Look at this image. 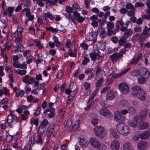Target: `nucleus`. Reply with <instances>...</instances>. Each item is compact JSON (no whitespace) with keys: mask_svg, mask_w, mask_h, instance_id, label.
<instances>
[{"mask_svg":"<svg viewBox=\"0 0 150 150\" xmlns=\"http://www.w3.org/2000/svg\"><path fill=\"white\" fill-rule=\"evenodd\" d=\"M132 90L133 92L132 93L133 96L137 97L142 101H144L145 100V92L141 88L136 86L132 88Z\"/></svg>","mask_w":150,"mask_h":150,"instance_id":"f257e3e1","label":"nucleus"},{"mask_svg":"<svg viewBox=\"0 0 150 150\" xmlns=\"http://www.w3.org/2000/svg\"><path fill=\"white\" fill-rule=\"evenodd\" d=\"M116 129L118 132L122 135H127L130 132L129 127L123 123L118 124Z\"/></svg>","mask_w":150,"mask_h":150,"instance_id":"f03ea898","label":"nucleus"},{"mask_svg":"<svg viewBox=\"0 0 150 150\" xmlns=\"http://www.w3.org/2000/svg\"><path fill=\"white\" fill-rule=\"evenodd\" d=\"M89 56L92 60L95 61L97 59L98 60V62H101L103 59V56H100L99 52L98 50H95L93 52L90 53Z\"/></svg>","mask_w":150,"mask_h":150,"instance_id":"7ed1b4c3","label":"nucleus"},{"mask_svg":"<svg viewBox=\"0 0 150 150\" xmlns=\"http://www.w3.org/2000/svg\"><path fill=\"white\" fill-rule=\"evenodd\" d=\"M146 116V114L143 115H137L134 117V120L133 121H129L128 122L129 125L131 127H136L137 126V122L139 121H141L143 118L144 117Z\"/></svg>","mask_w":150,"mask_h":150,"instance_id":"20e7f679","label":"nucleus"},{"mask_svg":"<svg viewBox=\"0 0 150 150\" xmlns=\"http://www.w3.org/2000/svg\"><path fill=\"white\" fill-rule=\"evenodd\" d=\"M93 130L96 135L97 137L101 139L104 137L105 130L103 127L98 126L95 128Z\"/></svg>","mask_w":150,"mask_h":150,"instance_id":"39448f33","label":"nucleus"},{"mask_svg":"<svg viewBox=\"0 0 150 150\" xmlns=\"http://www.w3.org/2000/svg\"><path fill=\"white\" fill-rule=\"evenodd\" d=\"M90 144L93 147L99 149L101 147V144L98 140L95 137H92L89 139Z\"/></svg>","mask_w":150,"mask_h":150,"instance_id":"423d86ee","label":"nucleus"},{"mask_svg":"<svg viewBox=\"0 0 150 150\" xmlns=\"http://www.w3.org/2000/svg\"><path fill=\"white\" fill-rule=\"evenodd\" d=\"M119 88L123 93H127L129 91V87L124 83H120L118 86Z\"/></svg>","mask_w":150,"mask_h":150,"instance_id":"0eeeda50","label":"nucleus"},{"mask_svg":"<svg viewBox=\"0 0 150 150\" xmlns=\"http://www.w3.org/2000/svg\"><path fill=\"white\" fill-rule=\"evenodd\" d=\"M138 72L139 75L143 76L145 79L148 78L150 75L149 72L144 67H140L138 70Z\"/></svg>","mask_w":150,"mask_h":150,"instance_id":"6e6552de","label":"nucleus"},{"mask_svg":"<svg viewBox=\"0 0 150 150\" xmlns=\"http://www.w3.org/2000/svg\"><path fill=\"white\" fill-rule=\"evenodd\" d=\"M49 124L47 120L45 119L41 123L38 129L40 131V134H42L46 130V128Z\"/></svg>","mask_w":150,"mask_h":150,"instance_id":"1a4fd4ad","label":"nucleus"},{"mask_svg":"<svg viewBox=\"0 0 150 150\" xmlns=\"http://www.w3.org/2000/svg\"><path fill=\"white\" fill-rule=\"evenodd\" d=\"M115 120L119 123H122V122L125 120L124 116L119 112L115 113L114 115Z\"/></svg>","mask_w":150,"mask_h":150,"instance_id":"9d476101","label":"nucleus"},{"mask_svg":"<svg viewBox=\"0 0 150 150\" xmlns=\"http://www.w3.org/2000/svg\"><path fill=\"white\" fill-rule=\"evenodd\" d=\"M97 34L94 35L93 32H90L87 34L86 40L87 41H93V44H94L97 41Z\"/></svg>","mask_w":150,"mask_h":150,"instance_id":"9b49d317","label":"nucleus"},{"mask_svg":"<svg viewBox=\"0 0 150 150\" xmlns=\"http://www.w3.org/2000/svg\"><path fill=\"white\" fill-rule=\"evenodd\" d=\"M100 113L108 118H110L112 116V114L106 108L101 109L100 111Z\"/></svg>","mask_w":150,"mask_h":150,"instance_id":"f8f14e48","label":"nucleus"},{"mask_svg":"<svg viewBox=\"0 0 150 150\" xmlns=\"http://www.w3.org/2000/svg\"><path fill=\"white\" fill-rule=\"evenodd\" d=\"M120 144L117 140H114L111 144L110 147L112 150H119Z\"/></svg>","mask_w":150,"mask_h":150,"instance_id":"ddd939ff","label":"nucleus"},{"mask_svg":"<svg viewBox=\"0 0 150 150\" xmlns=\"http://www.w3.org/2000/svg\"><path fill=\"white\" fill-rule=\"evenodd\" d=\"M147 143L143 141L139 142L137 144L139 150H145L147 148Z\"/></svg>","mask_w":150,"mask_h":150,"instance_id":"4468645a","label":"nucleus"},{"mask_svg":"<svg viewBox=\"0 0 150 150\" xmlns=\"http://www.w3.org/2000/svg\"><path fill=\"white\" fill-rule=\"evenodd\" d=\"M7 121L8 123H11L14 121L16 122H17L18 120L16 116L11 113L8 116Z\"/></svg>","mask_w":150,"mask_h":150,"instance_id":"2eb2a0df","label":"nucleus"},{"mask_svg":"<svg viewBox=\"0 0 150 150\" xmlns=\"http://www.w3.org/2000/svg\"><path fill=\"white\" fill-rule=\"evenodd\" d=\"M122 56L123 55L122 54L114 53L113 54L110 56V58H111L112 61H117L119 59V58L122 57Z\"/></svg>","mask_w":150,"mask_h":150,"instance_id":"dca6fc26","label":"nucleus"},{"mask_svg":"<svg viewBox=\"0 0 150 150\" xmlns=\"http://www.w3.org/2000/svg\"><path fill=\"white\" fill-rule=\"evenodd\" d=\"M149 127L148 124L146 122L141 121L139 122V129L143 130L147 129Z\"/></svg>","mask_w":150,"mask_h":150,"instance_id":"f3484780","label":"nucleus"},{"mask_svg":"<svg viewBox=\"0 0 150 150\" xmlns=\"http://www.w3.org/2000/svg\"><path fill=\"white\" fill-rule=\"evenodd\" d=\"M150 136L146 131L143 132L141 134L139 135V137L142 139H148Z\"/></svg>","mask_w":150,"mask_h":150,"instance_id":"a211bd4d","label":"nucleus"},{"mask_svg":"<svg viewBox=\"0 0 150 150\" xmlns=\"http://www.w3.org/2000/svg\"><path fill=\"white\" fill-rule=\"evenodd\" d=\"M99 29H100L99 32L100 33L99 35L100 37L101 38H104L106 36V34L105 33V28H100Z\"/></svg>","mask_w":150,"mask_h":150,"instance_id":"6ab92c4d","label":"nucleus"},{"mask_svg":"<svg viewBox=\"0 0 150 150\" xmlns=\"http://www.w3.org/2000/svg\"><path fill=\"white\" fill-rule=\"evenodd\" d=\"M43 17L44 19L46 20H47L48 18L50 19L51 20H53L54 19V16H53L50 13L48 12L44 14Z\"/></svg>","mask_w":150,"mask_h":150,"instance_id":"aec40b11","label":"nucleus"},{"mask_svg":"<svg viewBox=\"0 0 150 150\" xmlns=\"http://www.w3.org/2000/svg\"><path fill=\"white\" fill-rule=\"evenodd\" d=\"M133 31L130 29H127L123 34V36L127 38H128V37L131 36L132 34Z\"/></svg>","mask_w":150,"mask_h":150,"instance_id":"412c9836","label":"nucleus"},{"mask_svg":"<svg viewBox=\"0 0 150 150\" xmlns=\"http://www.w3.org/2000/svg\"><path fill=\"white\" fill-rule=\"evenodd\" d=\"M142 53L139 54L137 56V57L136 59L134 58L132 59V60L131 61V63L132 64H136L138 62L140 59L142 57Z\"/></svg>","mask_w":150,"mask_h":150,"instance_id":"4be33fe9","label":"nucleus"},{"mask_svg":"<svg viewBox=\"0 0 150 150\" xmlns=\"http://www.w3.org/2000/svg\"><path fill=\"white\" fill-rule=\"evenodd\" d=\"M127 41V38L123 36L120 38V39L118 40V44L120 45H123L125 42Z\"/></svg>","mask_w":150,"mask_h":150,"instance_id":"5701e85b","label":"nucleus"},{"mask_svg":"<svg viewBox=\"0 0 150 150\" xmlns=\"http://www.w3.org/2000/svg\"><path fill=\"white\" fill-rule=\"evenodd\" d=\"M110 131L112 136L115 139L119 138L120 136L117 134L115 130L111 128L110 129Z\"/></svg>","mask_w":150,"mask_h":150,"instance_id":"b1692460","label":"nucleus"},{"mask_svg":"<svg viewBox=\"0 0 150 150\" xmlns=\"http://www.w3.org/2000/svg\"><path fill=\"white\" fill-rule=\"evenodd\" d=\"M124 149V150H132V147L131 144L127 143L123 145Z\"/></svg>","mask_w":150,"mask_h":150,"instance_id":"393cba45","label":"nucleus"},{"mask_svg":"<svg viewBox=\"0 0 150 150\" xmlns=\"http://www.w3.org/2000/svg\"><path fill=\"white\" fill-rule=\"evenodd\" d=\"M128 112L130 115H134L136 109L132 106H130L128 108Z\"/></svg>","mask_w":150,"mask_h":150,"instance_id":"a878e982","label":"nucleus"},{"mask_svg":"<svg viewBox=\"0 0 150 150\" xmlns=\"http://www.w3.org/2000/svg\"><path fill=\"white\" fill-rule=\"evenodd\" d=\"M114 95L111 91L108 92L106 95V99L108 100H111L113 98Z\"/></svg>","mask_w":150,"mask_h":150,"instance_id":"bb28decb","label":"nucleus"},{"mask_svg":"<svg viewBox=\"0 0 150 150\" xmlns=\"http://www.w3.org/2000/svg\"><path fill=\"white\" fill-rule=\"evenodd\" d=\"M129 70V68L126 69L122 71L120 73L117 74L114 76L115 78H116L117 77H120L122 76V75L124 74H125Z\"/></svg>","mask_w":150,"mask_h":150,"instance_id":"cd10ccee","label":"nucleus"},{"mask_svg":"<svg viewBox=\"0 0 150 150\" xmlns=\"http://www.w3.org/2000/svg\"><path fill=\"white\" fill-rule=\"evenodd\" d=\"M104 79L103 77H101L100 79L98 80L96 83V87H98L101 86V84L103 82Z\"/></svg>","mask_w":150,"mask_h":150,"instance_id":"c85d7f7f","label":"nucleus"},{"mask_svg":"<svg viewBox=\"0 0 150 150\" xmlns=\"http://www.w3.org/2000/svg\"><path fill=\"white\" fill-rule=\"evenodd\" d=\"M72 122L71 120L70 119H69L67 121L66 125L64 126L65 129H67L71 125Z\"/></svg>","mask_w":150,"mask_h":150,"instance_id":"c756f323","label":"nucleus"},{"mask_svg":"<svg viewBox=\"0 0 150 150\" xmlns=\"http://www.w3.org/2000/svg\"><path fill=\"white\" fill-rule=\"evenodd\" d=\"M53 39L54 40V43H55V45L57 47H59L60 45V42L58 41V38L56 36H54L53 37Z\"/></svg>","mask_w":150,"mask_h":150,"instance_id":"7c9ffc66","label":"nucleus"},{"mask_svg":"<svg viewBox=\"0 0 150 150\" xmlns=\"http://www.w3.org/2000/svg\"><path fill=\"white\" fill-rule=\"evenodd\" d=\"M136 10V9L133 8L132 10L128 11L127 13L128 15L129 16H132L135 14V13L134 11Z\"/></svg>","mask_w":150,"mask_h":150,"instance_id":"2f4dec72","label":"nucleus"},{"mask_svg":"<svg viewBox=\"0 0 150 150\" xmlns=\"http://www.w3.org/2000/svg\"><path fill=\"white\" fill-rule=\"evenodd\" d=\"M66 11L69 13V14H71L73 12V9L71 6H66Z\"/></svg>","mask_w":150,"mask_h":150,"instance_id":"473e14b6","label":"nucleus"},{"mask_svg":"<svg viewBox=\"0 0 150 150\" xmlns=\"http://www.w3.org/2000/svg\"><path fill=\"white\" fill-rule=\"evenodd\" d=\"M131 74L133 76H139L138 70L136 69L131 71Z\"/></svg>","mask_w":150,"mask_h":150,"instance_id":"72a5a7b5","label":"nucleus"},{"mask_svg":"<svg viewBox=\"0 0 150 150\" xmlns=\"http://www.w3.org/2000/svg\"><path fill=\"white\" fill-rule=\"evenodd\" d=\"M72 7L73 9L75 10V11L76 9L78 10L80 9V7L79 6V4L76 2L74 3L72 5Z\"/></svg>","mask_w":150,"mask_h":150,"instance_id":"f704fd0d","label":"nucleus"},{"mask_svg":"<svg viewBox=\"0 0 150 150\" xmlns=\"http://www.w3.org/2000/svg\"><path fill=\"white\" fill-rule=\"evenodd\" d=\"M34 139L35 137L33 136L30 138L28 143V144L30 145V146L33 145L34 144Z\"/></svg>","mask_w":150,"mask_h":150,"instance_id":"c9c22d12","label":"nucleus"},{"mask_svg":"<svg viewBox=\"0 0 150 150\" xmlns=\"http://www.w3.org/2000/svg\"><path fill=\"white\" fill-rule=\"evenodd\" d=\"M120 28V25H119L118 23H116L115 26V28L114 30H113L114 34L115 35V34L119 30Z\"/></svg>","mask_w":150,"mask_h":150,"instance_id":"e433bc0d","label":"nucleus"},{"mask_svg":"<svg viewBox=\"0 0 150 150\" xmlns=\"http://www.w3.org/2000/svg\"><path fill=\"white\" fill-rule=\"evenodd\" d=\"M16 72H17L19 74L22 75H25L26 73V71L25 70H19V69H18V71H16Z\"/></svg>","mask_w":150,"mask_h":150,"instance_id":"4c0bfd02","label":"nucleus"},{"mask_svg":"<svg viewBox=\"0 0 150 150\" xmlns=\"http://www.w3.org/2000/svg\"><path fill=\"white\" fill-rule=\"evenodd\" d=\"M107 25L109 28L112 29L113 28L114 24L112 22L110 21L108 23Z\"/></svg>","mask_w":150,"mask_h":150,"instance_id":"58836bf2","label":"nucleus"},{"mask_svg":"<svg viewBox=\"0 0 150 150\" xmlns=\"http://www.w3.org/2000/svg\"><path fill=\"white\" fill-rule=\"evenodd\" d=\"M125 7L127 8L128 9H131L132 10L133 8H134L132 4L130 3H127L125 6Z\"/></svg>","mask_w":150,"mask_h":150,"instance_id":"ea45409f","label":"nucleus"},{"mask_svg":"<svg viewBox=\"0 0 150 150\" xmlns=\"http://www.w3.org/2000/svg\"><path fill=\"white\" fill-rule=\"evenodd\" d=\"M84 59L82 62V64L83 65H85L89 62L90 60L89 58L86 57H84Z\"/></svg>","mask_w":150,"mask_h":150,"instance_id":"a19ab883","label":"nucleus"},{"mask_svg":"<svg viewBox=\"0 0 150 150\" xmlns=\"http://www.w3.org/2000/svg\"><path fill=\"white\" fill-rule=\"evenodd\" d=\"M76 19L80 23H82L84 20V18L82 16H79L78 18H76Z\"/></svg>","mask_w":150,"mask_h":150,"instance_id":"79ce46f5","label":"nucleus"},{"mask_svg":"<svg viewBox=\"0 0 150 150\" xmlns=\"http://www.w3.org/2000/svg\"><path fill=\"white\" fill-rule=\"evenodd\" d=\"M20 46H21L22 47H23V46L22 45V44L21 43H20L19 45H18L17 48L14 51V52H16L17 51H18V49H19L20 51L21 52H23V50H21V47H20Z\"/></svg>","mask_w":150,"mask_h":150,"instance_id":"37998d69","label":"nucleus"},{"mask_svg":"<svg viewBox=\"0 0 150 150\" xmlns=\"http://www.w3.org/2000/svg\"><path fill=\"white\" fill-rule=\"evenodd\" d=\"M91 24L93 27H96L98 26V21L95 20H93Z\"/></svg>","mask_w":150,"mask_h":150,"instance_id":"c03bdc74","label":"nucleus"},{"mask_svg":"<svg viewBox=\"0 0 150 150\" xmlns=\"http://www.w3.org/2000/svg\"><path fill=\"white\" fill-rule=\"evenodd\" d=\"M7 39L8 40H13L12 33L10 32H8Z\"/></svg>","mask_w":150,"mask_h":150,"instance_id":"a18cd8bd","label":"nucleus"},{"mask_svg":"<svg viewBox=\"0 0 150 150\" xmlns=\"http://www.w3.org/2000/svg\"><path fill=\"white\" fill-rule=\"evenodd\" d=\"M8 102V99L7 98L3 99L0 102V104H6Z\"/></svg>","mask_w":150,"mask_h":150,"instance_id":"49530a36","label":"nucleus"},{"mask_svg":"<svg viewBox=\"0 0 150 150\" xmlns=\"http://www.w3.org/2000/svg\"><path fill=\"white\" fill-rule=\"evenodd\" d=\"M149 30V29L146 26L145 27L144 30L143 31V34L144 35H146Z\"/></svg>","mask_w":150,"mask_h":150,"instance_id":"de8ad7c7","label":"nucleus"},{"mask_svg":"<svg viewBox=\"0 0 150 150\" xmlns=\"http://www.w3.org/2000/svg\"><path fill=\"white\" fill-rule=\"evenodd\" d=\"M119 113H120L123 115H126L128 113V110L126 109L122 110Z\"/></svg>","mask_w":150,"mask_h":150,"instance_id":"09e8293b","label":"nucleus"},{"mask_svg":"<svg viewBox=\"0 0 150 150\" xmlns=\"http://www.w3.org/2000/svg\"><path fill=\"white\" fill-rule=\"evenodd\" d=\"M40 112V107H38L36 112L34 113V115H35L36 116L38 115Z\"/></svg>","mask_w":150,"mask_h":150,"instance_id":"8fccbe9b","label":"nucleus"},{"mask_svg":"<svg viewBox=\"0 0 150 150\" xmlns=\"http://www.w3.org/2000/svg\"><path fill=\"white\" fill-rule=\"evenodd\" d=\"M45 87L44 83H41L40 84L39 86H37V89L38 90H42L45 88Z\"/></svg>","mask_w":150,"mask_h":150,"instance_id":"3c124183","label":"nucleus"},{"mask_svg":"<svg viewBox=\"0 0 150 150\" xmlns=\"http://www.w3.org/2000/svg\"><path fill=\"white\" fill-rule=\"evenodd\" d=\"M124 48H125L126 49L127 48H130L131 47V44L130 43H126L125 44H124Z\"/></svg>","mask_w":150,"mask_h":150,"instance_id":"603ef678","label":"nucleus"},{"mask_svg":"<svg viewBox=\"0 0 150 150\" xmlns=\"http://www.w3.org/2000/svg\"><path fill=\"white\" fill-rule=\"evenodd\" d=\"M111 40L115 43H116L117 42H118V39L116 36L112 37L111 38Z\"/></svg>","mask_w":150,"mask_h":150,"instance_id":"864d4df0","label":"nucleus"},{"mask_svg":"<svg viewBox=\"0 0 150 150\" xmlns=\"http://www.w3.org/2000/svg\"><path fill=\"white\" fill-rule=\"evenodd\" d=\"M8 12L9 13H12L14 10V7H9L8 8Z\"/></svg>","mask_w":150,"mask_h":150,"instance_id":"5fc2aeb1","label":"nucleus"},{"mask_svg":"<svg viewBox=\"0 0 150 150\" xmlns=\"http://www.w3.org/2000/svg\"><path fill=\"white\" fill-rule=\"evenodd\" d=\"M145 79L142 78H139L138 79V82L140 84L144 83L145 81Z\"/></svg>","mask_w":150,"mask_h":150,"instance_id":"6e6d98bb","label":"nucleus"},{"mask_svg":"<svg viewBox=\"0 0 150 150\" xmlns=\"http://www.w3.org/2000/svg\"><path fill=\"white\" fill-rule=\"evenodd\" d=\"M38 139L35 142V143H40L42 144V139L41 136L40 135H38Z\"/></svg>","mask_w":150,"mask_h":150,"instance_id":"4d7b16f0","label":"nucleus"},{"mask_svg":"<svg viewBox=\"0 0 150 150\" xmlns=\"http://www.w3.org/2000/svg\"><path fill=\"white\" fill-rule=\"evenodd\" d=\"M85 87V88L86 90H88L90 88V85L89 83L87 82H85L84 84Z\"/></svg>","mask_w":150,"mask_h":150,"instance_id":"13d9d810","label":"nucleus"},{"mask_svg":"<svg viewBox=\"0 0 150 150\" xmlns=\"http://www.w3.org/2000/svg\"><path fill=\"white\" fill-rule=\"evenodd\" d=\"M79 144L80 145V146H81V144H82L83 143L85 142H84L85 140H84L83 139L81 138V137L79 138Z\"/></svg>","mask_w":150,"mask_h":150,"instance_id":"bf43d9fd","label":"nucleus"},{"mask_svg":"<svg viewBox=\"0 0 150 150\" xmlns=\"http://www.w3.org/2000/svg\"><path fill=\"white\" fill-rule=\"evenodd\" d=\"M144 6V4L141 2H137L135 4V6L136 7L139 6L143 7Z\"/></svg>","mask_w":150,"mask_h":150,"instance_id":"052dcab7","label":"nucleus"},{"mask_svg":"<svg viewBox=\"0 0 150 150\" xmlns=\"http://www.w3.org/2000/svg\"><path fill=\"white\" fill-rule=\"evenodd\" d=\"M37 3L40 6L42 7L44 5V4L41 0H38L37 1Z\"/></svg>","mask_w":150,"mask_h":150,"instance_id":"680f3d73","label":"nucleus"},{"mask_svg":"<svg viewBox=\"0 0 150 150\" xmlns=\"http://www.w3.org/2000/svg\"><path fill=\"white\" fill-rule=\"evenodd\" d=\"M80 46L85 50L87 49L88 46L87 44L83 43L81 44Z\"/></svg>","mask_w":150,"mask_h":150,"instance_id":"e2e57ef3","label":"nucleus"},{"mask_svg":"<svg viewBox=\"0 0 150 150\" xmlns=\"http://www.w3.org/2000/svg\"><path fill=\"white\" fill-rule=\"evenodd\" d=\"M73 13L76 18H78L80 15V14L76 10L73 12Z\"/></svg>","mask_w":150,"mask_h":150,"instance_id":"0e129e2a","label":"nucleus"},{"mask_svg":"<svg viewBox=\"0 0 150 150\" xmlns=\"http://www.w3.org/2000/svg\"><path fill=\"white\" fill-rule=\"evenodd\" d=\"M120 11L121 13L125 14L127 13V10L125 8H122L120 9Z\"/></svg>","mask_w":150,"mask_h":150,"instance_id":"69168bd1","label":"nucleus"},{"mask_svg":"<svg viewBox=\"0 0 150 150\" xmlns=\"http://www.w3.org/2000/svg\"><path fill=\"white\" fill-rule=\"evenodd\" d=\"M24 10H25V11H26V16H27V17H28L31 15V13L29 9L28 8H26L24 9Z\"/></svg>","mask_w":150,"mask_h":150,"instance_id":"338daca9","label":"nucleus"},{"mask_svg":"<svg viewBox=\"0 0 150 150\" xmlns=\"http://www.w3.org/2000/svg\"><path fill=\"white\" fill-rule=\"evenodd\" d=\"M142 18L143 19H146L148 20H150V15H144L142 16Z\"/></svg>","mask_w":150,"mask_h":150,"instance_id":"774afa93","label":"nucleus"}]
</instances>
